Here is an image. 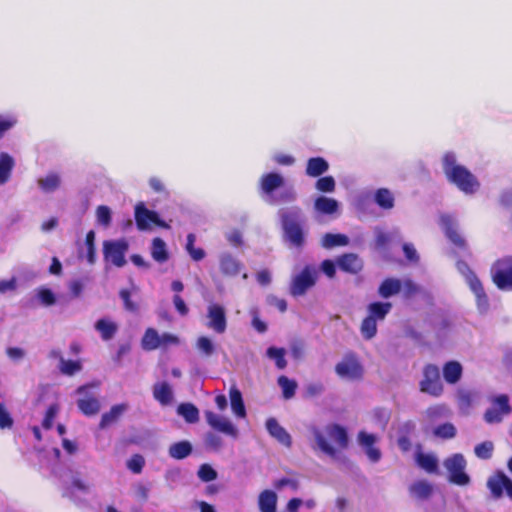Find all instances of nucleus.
Returning <instances> with one entry per match:
<instances>
[{
	"instance_id": "obj_1",
	"label": "nucleus",
	"mask_w": 512,
	"mask_h": 512,
	"mask_svg": "<svg viewBox=\"0 0 512 512\" xmlns=\"http://www.w3.org/2000/svg\"><path fill=\"white\" fill-rule=\"evenodd\" d=\"M442 170L450 184L457 187L465 195H474L480 189L478 178L464 165L458 162L454 152H446L442 156Z\"/></svg>"
},
{
	"instance_id": "obj_2",
	"label": "nucleus",
	"mask_w": 512,
	"mask_h": 512,
	"mask_svg": "<svg viewBox=\"0 0 512 512\" xmlns=\"http://www.w3.org/2000/svg\"><path fill=\"white\" fill-rule=\"evenodd\" d=\"M278 215L281 219L285 239L294 247H302L305 242L303 231L305 217L301 208L297 206L282 208L278 211Z\"/></svg>"
},
{
	"instance_id": "obj_3",
	"label": "nucleus",
	"mask_w": 512,
	"mask_h": 512,
	"mask_svg": "<svg viewBox=\"0 0 512 512\" xmlns=\"http://www.w3.org/2000/svg\"><path fill=\"white\" fill-rule=\"evenodd\" d=\"M318 275V268L314 265H305L300 272L293 273L289 288L290 294L294 297L305 295L316 284Z\"/></svg>"
},
{
	"instance_id": "obj_4",
	"label": "nucleus",
	"mask_w": 512,
	"mask_h": 512,
	"mask_svg": "<svg viewBox=\"0 0 512 512\" xmlns=\"http://www.w3.org/2000/svg\"><path fill=\"white\" fill-rule=\"evenodd\" d=\"M494 284L502 291H512V256L498 259L491 268Z\"/></svg>"
},
{
	"instance_id": "obj_5",
	"label": "nucleus",
	"mask_w": 512,
	"mask_h": 512,
	"mask_svg": "<svg viewBox=\"0 0 512 512\" xmlns=\"http://www.w3.org/2000/svg\"><path fill=\"white\" fill-rule=\"evenodd\" d=\"M443 466L449 474V481L451 483L458 486H466L470 483V477L465 472L467 462L462 454L456 453L446 458Z\"/></svg>"
},
{
	"instance_id": "obj_6",
	"label": "nucleus",
	"mask_w": 512,
	"mask_h": 512,
	"mask_svg": "<svg viewBox=\"0 0 512 512\" xmlns=\"http://www.w3.org/2000/svg\"><path fill=\"white\" fill-rule=\"evenodd\" d=\"M96 387L97 385H83L76 390V393L80 396L77 400V406L86 416L95 415L100 411V401L97 394L91 390Z\"/></svg>"
},
{
	"instance_id": "obj_7",
	"label": "nucleus",
	"mask_w": 512,
	"mask_h": 512,
	"mask_svg": "<svg viewBox=\"0 0 512 512\" xmlns=\"http://www.w3.org/2000/svg\"><path fill=\"white\" fill-rule=\"evenodd\" d=\"M128 248V242L124 239L105 241L103 243L105 260L111 262L116 267H123L126 264L125 255Z\"/></svg>"
},
{
	"instance_id": "obj_8",
	"label": "nucleus",
	"mask_w": 512,
	"mask_h": 512,
	"mask_svg": "<svg viewBox=\"0 0 512 512\" xmlns=\"http://www.w3.org/2000/svg\"><path fill=\"white\" fill-rule=\"evenodd\" d=\"M135 221L137 228L141 231L150 230L152 225L169 228V225L161 220L155 211L147 209L142 202L135 206Z\"/></svg>"
},
{
	"instance_id": "obj_9",
	"label": "nucleus",
	"mask_w": 512,
	"mask_h": 512,
	"mask_svg": "<svg viewBox=\"0 0 512 512\" xmlns=\"http://www.w3.org/2000/svg\"><path fill=\"white\" fill-rule=\"evenodd\" d=\"M422 392L432 396H439L443 391L440 372L437 366L429 364L423 370V379L420 382Z\"/></svg>"
},
{
	"instance_id": "obj_10",
	"label": "nucleus",
	"mask_w": 512,
	"mask_h": 512,
	"mask_svg": "<svg viewBox=\"0 0 512 512\" xmlns=\"http://www.w3.org/2000/svg\"><path fill=\"white\" fill-rule=\"evenodd\" d=\"M512 412L509 399L506 395L493 398L492 406L484 414V420L489 424L500 423L505 416Z\"/></svg>"
},
{
	"instance_id": "obj_11",
	"label": "nucleus",
	"mask_w": 512,
	"mask_h": 512,
	"mask_svg": "<svg viewBox=\"0 0 512 512\" xmlns=\"http://www.w3.org/2000/svg\"><path fill=\"white\" fill-rule=\"evenodd\" d=\"M283 183L284 178L278 173H268L263 175L260 179V192L262 198L270 204H278V199L273 192L280 188Z\"/></svg>"
},
{
	"instance_id": "obj_12",
	"label": "nucleus",
	"mask_w": 512,
	"mask_h": 512,
	"mask_svg": "<svg viewBox=\"0 0 512 512\" xmlns=\"http://www.w3.org/2000/svg\"><path fill=\"white\" fill-rule=\"evenodd\" d=\"M487 487L494 498H501L505 492L512 501V480L502 471H498L488 478Z\"/></svg>"
},
{
	"instance_id": "obj_13",
	"label": "nucleus",
	"mask_w": 512,
	"mask_h": 512,
	"mask_svg": "<svg viewBox=\"0 0 512 512\" xmlns=\"http://www.w3.org/2000/svg\"><path fill=\"white\" fill-rule=\"evenodd\" d=\"M337 375L343 379L356 380L362 377L363 368L354 355H347L335 367Z\"/></svg>"
},
{
	"instance_id": "obj_14",
	"label": "nucleus",
	"mask_w": 512,
	"mask_h": 512,
	"mask_svg": "<svg viewBox=\"0 0 512 512\" xmlns=\"http://www.w3.org/2000/svg\"><path fill=\"white\" fill-rule=\"evenodd\" d=\"M206 326L218 334H222L227 328L226 313L223 306L212 303L207 307Z\"/></svg>"
},
{
	"instance_id": "obj_15",
	"label": "nucleus",
	"mask_w": 512,
	"mask_h": 512,
	"mask_svg": "<svg viewBox=\"0 0 512 512\" xmlns=\"http://www.w3.org/2000/svg\"><path fill=\"white\" fill-rule=\"evenodd\" d=\"M205 418L208 425L221 433L233 438H237L239 431L237 427L226 417L216 414L212 411L205 412Z\"/></svg>"
},
{
	"instance_id": "obj_16",
	"label": "nucleus",
	"mask_w": 512,
	"mask_h": 512,
	"mask_svg": "<svg viewBox=\"0 0 512 512\" xmlns=\"http://www.w3.org/2000/svg\"><path fill=\"white\" fill-rule=\"evenodd\" d=\"M377 440L378 439L374 434H368L365 431H361L358 434V442L360 446L364 449L368 459L373 463H377L382 456L381 451L374 446Z\"/></svg>"
},
{
	"instance_id": "obj_17",
	"label": "nucleus",
	"mask_w": 512,
	"mask_h": 512,
	"mask_svg": "<svg viewBox=\"0 0 512 512\" xmlns=\"http://www.w3.org/2000/svg\"><path fill=\"white\" fill-rule=\"evenodd\" d=\"M440 224L446 236L458 247H465V240L457 232V223L451 215L443 214L440 217Z\"/></svg>"
},
{
	"instance_id": "obj_18",
	"label": "nucleus",
	"mask_w": 512,
	"mask_h": 512,
	"mask_svg": "<svg viewBox=\"0 0 512 512\" xmlns=\"http://www.w3.org/2000/svg\"><path fill=\"white\" fill-rule=\"evenodd\" d=\"M266 429L271 437L277 440L285 447H290L292 439L290 434L282 427L275 418H268L266 421Z\"/></svg>"
},
{
	"instance_id": "obj_19",
	"label": "nucleus",
	"mask_w": 512,
	"mask_h": 512,
	"mask_svg": "<svg viewBox=\"0 0 512 512\" xmlns=\"http://www.w3.org/2000/svg\"><path fill=\"white\" fill-rule=\"evenodd\" d=\"M469 288L475 296L478 311L481 314L486 313L489 309V300L479 278L472 277Z\"/></svg>"
},
{
	"instance_id": "obj_20",
	"label": "nucleus",
	"mask_w": 512,
	"mask_h": 512,
	"mask_svg": "<svg viewBox=\"0 0 512 512\" xmlns=\"http://www.w3.org/2000/svg\"><path fill=\"white\" fill-rule=\"evenodd\" d=\"M152 392L154 399L162 406H168L173 401V389L166 381L155 383Z\"/></svg>"
},
{
	"instance_id": "obj_21",
	"label": "nucleus",
	"mask_w": 512,
	"mask_h": 512,
	"mask_svg": "<svg viewBox=\"0 0 512 512\" xmlns=\"http://www.w3.org/2000/svg\"><path fill=\"white\" fill-rule=\"evenodd\" d=\"M339 208L340 204L334 198L319 196L314 201V210L321 215H333L338 213Z\"/></svg>"
},
{
	"instance_id": "obj_22",
	"label": "nucleus",
	"mask_w": 512,
	"mask_h": 512,
	"mask_svg": "<svg viewBox=\"0 0 512 512\" xmlns=\"http://www.w3.org/2000/svg\"><path fill=\"white\" fill-rule=\"evenodd\" d=\"M15 167V159L7 152H0V186L7 184Z\"/></svg>"
},
{
	"instance_id": "obj_23",
	"label": "nucleus",
	"mask_w": 512,
	"mask_h": 512,
	"mask_svg": "<svg viewBox=\"0 0 512 512\" xmlns=\"http://www.w3.org/2000/svg\"><path fill=\"white\" fill-rule=\"evenodd\" d=\"M220 270L228 276H236L241 269V263L230 253H222L219 257Z\"/></svg>"
},
{
	"instance_id": "obj_24",
	"label": "nucleus",
	"mask_w": 512,
	"mask_h": 512,
	"mask_svg": "<svg viewBox=\"0 0 512 512\" xmlns=\"http://www.w3.org/2000/svg\"><path fill=\"white\" fill-rule=\"evenodd\" d=\"M277 494L272 490H264L258 496L260 512H277Z\"/></svg>"
},
{
	"instance_id": "obj_25",
	"label": "nucleus",
	"mask_w": 512,
	"mask_h": 512,
	"mask_svg": "<svg viewBox=\"0 0 512 512\" xmlns=\"http://www.w3.org/2000/svg\"><path fill=\"white\" fill-rule=\"evenodd\" d=\"M392 304L390 302H373L367 306V316L374 321H383L390 313Z\"/></svg>"
},
{
	"instance_id": "obj_26",
	"label": "nucleus",
	"mask_w": 512,
	"mask_h": 512,
	"mask_svg": "<svg viewBox=\"0 0 512 512\" xmlns=\"http://www.w3.org/2000/svg\"><path fill=\"white\" fill-rule=\"evenodd\" d=\"M329 169V163L322 157H313L308 159L306 174L309 177H319Z\"/></svg>"
},
{
	"instance_id": "obj_27",
	"label": "nucleus",
	"mask_w": 512,
	"mask_h": 512,
	"mask_svg": "<svg viewBox=\"0 0 512 512\" xmlns=\"http://www.w3.org/2000/svg\"><path fill=\"white\" fill-rule=\"evenodd\" d=\"M402 281L397 278H387L379 286L378 293L382 298H390L401 292Z\"/></svg>"
},
{
	"instance_id": "obj_28",
	"label": "nucleus",
	"mask_w": 512,
	"mask_h": 512,
	"mask_svg": "<svg viewBox=\"0 0 512 512\" xmlns=\"http://www.w3.org/2000/svg\"><path fill=\"white\" fill-rule=\"evenodd\" d=\"M374 202L383 210H391L395 205V197L389 189L379 188L374 193Z\"/></svg>"
},
{
	"instance_id": "obj_29",
	"label": "nucleus",
	"mask_w": 512,
	"mask_h": 512,
	"mask_svg": "<svg viewBox=\"0 0 512 512\" xmlns=\"http://www.w3.org/2000/svg\"><path fill=\"white\" fill-rule=\"evenodd\" d=\"M325 433L341 448L348 444V436L345 428L338 424H330L325 427Z\"/></svg>"
},
{
	"instance_id": "obj_30",
	"label": "nucleus",
	"mask_w": 512,
	"mask_h": 512,
	"mask_svg": "<svg viewBox=\"0 0 512 512\" xmlns=\"http://www.w3.org/2000/svg\"><path fill=\"white\" fill-rule=\"evenodd\" d=\"M128 409L127 404H117L111 407V409L104 413L101 417L100 428L104 429L116 422Z\"/></svg>"
},
{
	"instance_id": "obj_31",
	"label": "nucleus",
	"mask_w": 512,
	"mask_h": 512,
	"mask_svg": "<svg viewBox=\"0 0 512 512\" xmlns=\"http://www.w3.org/2000/svg\"><path fill=\"white\" fill-rule=\"evenodd\" d=\"M95 329L100 333L103 340L108 341L114 337L118 330V326L112 320L102 318L95 323Z\"/></svg>"
},
{
	"instance_id": "obj_32",
	"label": "nucleus",
	"mask_w": 512,
	"mask_h": 512,
	"mask_svg": "<svg viewBox=\"0 0 512 512\" xmlns=\"http://www.w3.org/2000/svg\"><path fill=\"white\" fill-rule=\"evenodd\" d=\"M61 185V177L59 174L50 172L44 177L38 179L39 188L45 193L55 192Z\"/></svg>"
},
{
	"instance_id": "obj_33",
	"label": "nucleus",
	"mask_w": 512,
	"mask_h": 512,
	"mask_svg": "<svg viewBox=\"0 0 512 512\" xmlns=\"http://www.w3.org/2000/svg\"><path fill=\"white\" fill-rule=\"evenodd\" d=\"M229 396L233 413L239 418H244L246 416V409L240 390L236 386H232L229 391Z\"/></svg>"
},
{
	"instance_id": "obj_34",
	"label": "nucleus",
	"mask_w": 512,
	"mask_h": 512,
	"mask_svg": "<svg viewBox=\"0 0 512 512\" xmlns=\"http://www.w3.org/2000/svg\"><path fill=\"white\" fill-rule=\"evenodd\" d=\"M338 266L346 272L357 273L362 268V261L355 254H345L338 259Z\"/></svg>"
},
{
	"instance_id": "obj_35",
	"label": "nucleus",
	"mask_w": 512,
	"mask_h": 512,
	"mask_svg": "<svg viewBox=\"0 0 512 512\" xmlns=\"http://www.w3.org/2000/svg\"><path fill=\"white\" fill-rule=\"evenodd\" d=\"M151 256L158 263H164L169 259L166 243L161 238H154L151 244Z\"/></svg>"
},
{
	"instance_id": "obj_36",
	"label": "nucleus",
	"mask_w": 512,
	"mask_h": 512,
	"mask_svg": "<svg viewBox=\"0 0 512 512\" xmlns=\"http://www.w3.org/2000/svg\"><path fill=\"white\" fill-rule=\"evenodd\" d=\"M432 490V485L424 480L416 481L409 487L411 496L420 500L429 498Z\"/></svg>"
},
{
	"instance_id": "obj_37",
	"label": "nucleus",
	"mask_w": 512,
	"mask_h": 512,
	"mask_svg": "<svg viewBox=\"0 0 512 512\" xmlns=\"http://www.w3.org/2000/svg\"><path fill=\"white\" fill-rule=\"evenodd\" d=\"M192 452V445L189 441H180L169 447V456L181 460L188 457Z\"/></svg>"
},
{
	"instance_id": "obj_38",
	"label": "nucleus",
	"mask_w": 512,
	"mask_h": 512,
	"mask_svg": "<svg viewBox=\"0 0 512 512\" xmlns=\"http://www.w3.org/2000/svg\"><path fill=\"white\" fill-rule=\"evenodd\" d=\"M416 462L428 473H436L438 470V459L434 454L418 453Z\"/></svg>"
},
{
	"instance_id": "obj_39",
	"label": "nucleus",
	"mask_w": 512,
	"mask_h": 512,
	"mask_svg": "<svg viewBox=\"0 0 512 512\" xmlns=\"http://www.w3.org/2000/svg\"><path fill=\"white\" fill-rule=\"evenodd\" d=\"M142 348L147 351L160 347V335L154 328H148L141 341Z\"/></svg>"
},
{
	"instance_id": "obj_40",
	"label": "nucleus",
	"mask_w": 512,
	"mask_h": 512,
	"mask_svg": "<svg viewBox=\"0 0 512 512\" xmlns=\"http://www.w3.org/2000/svg\"><path fill=\"white\" fill-rule=\"evenodd\" d=\"M462 374V367L456 361L448 362L443 368L444 379L451 384L456 383Z\"/></svg>"
},
{
	"instance_id": "obj_41",
	"label": "nucleus",
	"mask_w": 512,
	"mask_h": 512,
	"mask_svg": "<svg viewBox=\"0 0 512 512\" xmlns=\"http://www.w3.org/2000/svg\"><path fill=\"white\" fill-rule=\"evenodd\" d=\"M313 436L316 441L317 447L325 454L335 457L336 456V449L327 441L324 433L317 429H313Z\"/></svg>"
},
{
	"instance_id": "obj_42",
	"label": "nucleus",
	"mask_w": 512,
	"mask_h": 512,
	"mask_svg": "<svg viewBox=\"0 0 512 512\" xmlns=\"http://www.w3.org/2000/svg\"><path fill=\"white\" fill-rule=\"evenodd\" d=\"M349 239L343 234L327 233L322 237L321 244L324 248L330 249L336 246H346Z\"/></svg>"
},
{
	"instance_id": "obj_43",
	"label": "nucleus",
	"mask_w": 512,
	"mask_h": 512,
	"mask_svg": "<svg viewBox=\"0 0 512 512\" xmlns=\"http://www.w3.org/2000/svg\"><path fill=\"white\" fill-rule=\"evenodd\" d=\"M177 413L188 423H195L199 420V411L196 406L191 403L180 404L177 408Z\"/></svg>"
},
{
	"instance_id": "obj_44",
	"label": "nucleus",
	"mask_w": 512,
	"mask_h": 512,
	"mask_svg": "<svg viewBox=\"0 0 512 512\" xmlns=\"http://www.w3.org/2000/svg\"><path fill=\"white\" fill-rule=\"evenodd\" d=\"M286 350L284 348L269 347L266 351V356L275 362L278 369L282 370L287 366L285 359Z\"/></svg>"
},
{
	"instance_id": "obj_45",
	"label": "nucleus",
	"mask_w": 512,
	"mask_h": 512,
	"mask_svg": "<svg viewBox=\"0 0 512 512\" xmlns=\"http://www.w3.org/2000/svg\"><path fill=\"white\" fill-rule=\"evenodd\" d=\"M17 122L18 118L13 113L0 114V140L16 126Z\"/></svg>"
},
{
	"instance_id": "obj_46",
	"label": "nucleus",
	"mask_w": 512,
	"mask_h": 512,
	"mask_svg": "<svg viewBox=\"0 0 512 512\" xmlns=\"http://www.w3.org/2000/svg\"><path fill=\"white\" fill-rule=\"evenodd\" d=\"M360 332L366 340L374 338L377 334V322L366 316L361 323Z\"/></svg>"
},
{
	"instance_id": "obj_47",
	"label": "nucleus",
	"mask_w": 512,
	"mask_h": 512,
	"mask_svg": "<svg viewBox=\"0 0 512 512\" xmlns=\"http://www.w3.org/2000/svg\"><path fill=\"white\" fill-rule=\"evenodd\" d=\"M456 433L457 429L452 423H444L433 429L434 436L441 439H452Z\"/></svg>"
},
{
	"instance_id": "obj_48",
	"label": "nucleus",
	"mask_w": 512,
	"mask_h": 512,
	"mask_svg": "<svg viewBox=\"0 0 512 512\" xmlns=\"http://www.w3.org/2000/svg\"><path fill=\"white\" fill-rule=\"evenodd\" d=\"M278 385L281 387L283 392V397L285 399H290L295 395V391L297 388V384L295 381L290 380L286 376H280L278 378Z\"/></svg>"
},
{
	"instance_id": "obj_49",
	"label": "nucleus",
	"mask_w": 512,
	"mask_h": 512,
	"mask_svg": "<svg viewBox=\"0 0 512 512\" xmlns=\"http://www.w3.org/2000/svg\"><path fill=\"white\" fill-rule=\"evenodd\" d=\"M375 237H376V246L379 248H383L388 242L394 239L396 236H399V231L397 229L392 232H385L380 228H375Z\"/></svg>"
},
{
	"instance_id": "obj_50",
	"label": "nucleus",
	"mask_w": 512,
	"mask_h": 512,
	"mask_svg": "<svg viewBox=\"0 0 512 512\" xmlns=\"http://www.w3.org/2000/svg\"><path fill=\"white\" fill-rule=\"evenodd\" d=\"M81 368L82 366L79 361L65 360L63 357H60L59 369L61 373L71 376L79 372Z\"/></svg>"
},
{
	"instance_id": "obj_51",
	"label": "nucleus",
	"mask_w": 512,
	"mask_h": 512,
	"mask_svg": "<svg viewBox=\"0 0 512 512\" xmlns=\"http://www.w3.org/2000/svg\"><path fill=\"white\" fill-rule=\"evenodd\" d=\"M315 188L323 193H332L336 188L335 179L332 176L321 177L316 181Z\"/></svg>"
},
{
	"instance_id": "obj_52",
	"label": "nucleus",
	"mask_w": 512,
	"mask_h": 512,
	"mask_svg": "<svg viewBox=\"0 0 512 512\" xmlns=\"http://www.w3.org/2000/svg\"><path fill=\"white\" fill-rule=\"evenodd\" d=\"M494 445L491 441H484L474 448V453L479 459L487 460L492 457Z\"/></svg>"
},
{
	"instance_id": "obj_53",
	"label": "nucleus",
	"mask_w": 512,
	"mask_h": 512,
	"mask_svg": "<svg viewBox=\"0 0 512 512\" xmlns=\"http://www.w3.org/2000/svg\"><path fill=\"white\" fill-rule=\"evenodd\" d=\"M425 414L430 421H434L436 419L448 417L450 415V411L445 405H436L428 408Z\"/></svg>"
},
{
	"instance_id": "obj_54",
	"label": "nucleus",
	"mask_w": 512,
	"mask_h": 512,
	"mask_svg": "<svg viewBox=\"0 0 512 512\" xmlns=\"http://www.w3.org/2000/svg\"><path fill=\"white\" fill-rule=\"evenodd\" d=\"M204 443L207 448L218 451L223 446V439L214 432H208L204 436Z\"/></svg>"
},
{
	"instance_id": "obj_55",
	"label": "nucleus",
	"mask_w": 512,
	"mask_h": 512,
	"mask_svg": "<svg viewBox=\"0 0 512 512\" xmlns=\"http://www.w3.org/2000/svg\"><path fill=\"white\" fill-rule=\"evenodd\" d=\"M36 295L38 300L45 306H52L56 303V297L54 293L48 288H39Z\"/></svg>"
},
{
	"instance_id": "obj_56",
	"label": "nucleus",
	"mask_w": 512,
	"mask_h": 512,
	"mask_svg": "<svg viewBox=\"0 0 512 512\" xmlns=\"http://www.w3.org/2000/svg\"><path fill=\"white\" fill-rule=\"evenodd\" d=\"M96 217L99 224L108 227L111 223V210L108 206L101 205L96 210Z\"/></svg>"
},
{
	"instance_id": "obj_57",
	"label": "nucleus",
	"mask_w": 512,
	"mask_h": 512,
	"mask_svg": "<svg viewBox=\"0 0 512 512\" xmlns=\"http://www.w3.org/2000/svg\"><path fill=\"white\" fill-rule=\"evenodd\" d=\"M197 475L204 482H210L217 478V472L209 464H202Z\"/></svg>"
},
{
	"instance_id": "obj_58",
	"label": "nucleus",
	"mask_w": 512,
	"mask_h": 512,
	"mask_svg": "<svg viewBox=\"0 0 512 512\" xmlns=\"http://www.w3.org/2000/svg\"><path fill=\"white\" fill-rule=\"evenodd\" d=\"M274 487L278 490L288 488L291 491H297L299 482L294 478H281L274 482Z\"/></svg>"
},
{
	"instance_id": "obj_59",
	"label": "nucleus",
	"mask_w": 512,
	"mask_h": 512,
	"mask_svg": "<svg viewBox=\"0 0 512 512\" xmlns=\"http://www.w3.org/2000/svg\"><path fill=\"white\" fill-rule=\"evenodd\" d=\"M13 418L5 405L0 403V428L1 429H10L13 426Z\"/></svg>"
},
{
	"instance_id": "obj_60",
	"label": "nucleus",
	"mask_w": 512,
	"mask_h": 512,
	"mask_svg": "<svg viewBox=\"0 0 512 512\" xmlns=\"http://www.w3.org/2000/svg\"><path fill=\"white\" fill-rule=\"evenodd\" d=\"M196 345L205 356H210L214 352V345L208 337H199Z\"/></svg>"
},
{
	"instance_id": "obj_61",
	"label": "nucleus",
	"mask_w": 512,
	"mask_h": 512,
	"mask_svg": "<svg viewBox=\"0 0 512 512\" xmlns=\"http://www.w3.org/2000/svg\"><path fill=\"white\" fill-rule=\"evenodd\" d=\"M420 288L412 280L406 279L402 282L401 291L405 298H411L419 292Z\"/></svg>"
},
{
	"instance_id": "obj_62",
	"label": "nucleus",
	"mask_w": 512,
	"mask_h": 512,
	"mask_svg": "<svg viewBox=\"0 0 512 512\" xmlns=\"http://www.w3.org/2000/svg\"><path fill=\"white\" fill-rule=\"evenodd\" d=\"M58 413V406L57 405H51L45 414V417L42 422V426L45 429H50L53 426L54 419Z\"/></svg>"
},
{
	"instance_id": "obj_63",
	"label": "nucleus",
	"mask_w": 512,
	"mask_h": 512,
	"mask_svg": "<svg viewBox=\"0 0 512 512\" xmlns=\"http://www.w3.org/2000/svg\"><path fill=\"white\" fill-rule=\"evenodd\" d=\"M144 463V458L141 455L136 454L128 460L127 467L134 473H140Z\"/></svg>"
},
{
	"instance_id": "obj_64",
	"label": "nucleus",
	"mask_w": 512,
	"mask_h": 512,
	"mask_svg": "<svg viewBox=\"0 0 512 512\" xmlns=\"http://www.w3.org/2000/svg\"><path fill=\"white\" fill-rule=\"evenodd\" d=\"M225 237L227 241L235 247H239L243 243L242 233L239 230L234 229L232 231H229L225 234Z\"/></svg>"
}]
</instances>
